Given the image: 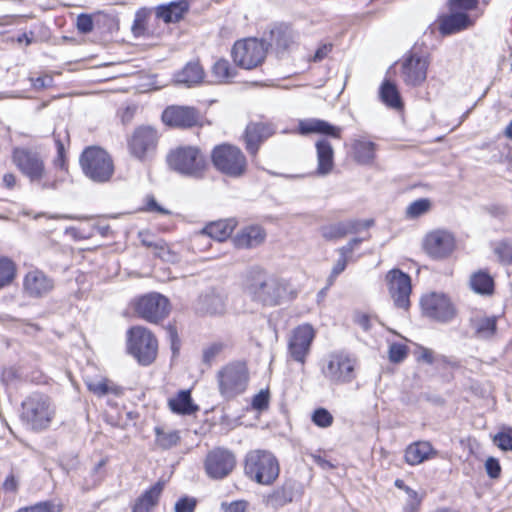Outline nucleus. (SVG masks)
<instances>
[{
	"label": "nucleus",
	"mask_w": 512,
	"mask_h": 512,
	"mask_svg": "<svg viewBox=\"0 0 512 512\" xmlns=\"http://www.w3.org/2000/svg\"><path fill=\"white\" fill-rule=\"evenodd\" d=\"M493 443L503 451H512V428H501L493 437Z\"/></svg>",
	"instance_id": "45"
},
{
	"label": "nucleus",
	"mask_w": 512,
	"mask_h": 512,
	"mask_svg": "<svg viewBox=\"0 0 512 512\" xmlns=\"http://www.w3.org/2000/svg\"><path fill=\"white\" fill-rule=\"evenodd\" d=\"M363 238H353L346 245L340 247L337 251L339 254L351 255L356 246L362 243Z\"/></svg>",
	"instance_id": "62"
},
{
	"label": "nucleus",
	"mask_w": 512,
	"mask_h": 512,
	"mask_svg": "<svg viewBox=\"0 0 512 512\" xmlns=\"http://www.w3.org/2000/svg\"><path fill=\"white\" fill-rule=\"evenodd\" d=\"M155 444L162 450H168L175 447L180 442V434L177 430L166 429L161 426L154 428Z\"/></svg>",
	"instance_id": "39"
},
{
	"label": "nucleus",
	"mask_w": 512,
	"mask_h": 512,
	"mask_svg": "<svg viewBox=\"0 0 512 512\" xmlns=\"http://www.w3.org/2000/svg\"><path fill=\"white\" fill-rule=\"evenodd\" d=\"M266 239L265 230L259 225L242 228L233 238L234 245L239 249H251L261 245Z\"/></svg>",
	"instance_id": "24"
},
{
	"label": "nucleus",
	"mask_w": 512,
	"mask_h": 512,
	"mask_svg": "<svg viewBox=\"0 0 512 512\" xmlns=\"http://www.w3.org/2000/svg\"><path fill=\"white\" fill-rule=\"evenodd\" d=\"M421 308L423 314L439 322H449L456 315V309L449 299L443 293L432 292L421 299Z\"/></svg>",
	"instance_id": "15"
},
{
	"label": "nucleus",
	"mask_w": 512,
	"mask_h": 512,
	"mask_svg": "<svg viewBox=\"0 0 512 512\" xmlns=\"http://www.w3.org/2000/svg\"><path fill=\"white\" fill-rule=\"evenodd\" d=\"M63 507L54 501L39 502L32 506L19 508L17 512H60Z\"/></svg>",
	"instance_id": "46"
},
{
	"label": "nucleus",
	"mask_w": 512,
	"mask_h": 512,
	"mask_svg": "<svg viewBox=\"0 0 512 512\" xmlns=\"http://www.w3.org/2000/svg\"><path fill=\"white\" fill-rule=\"evenodd\" d=\"M469 283L475 293L481 295H491L493 293L494 281L492 277L484 271H478L472 274Z\"/></svg>",
	"instance_id": "40"
},
{
	"label": "nucleus",
	"mask_w": 512,
	"mask_h": 512,
	"mask_svg": "<svg viewBox=\"0 0 512 512\" xmlns=\"http://www.w3.org/2000/svg\"><path fill=\"white\" fill-rule=\"evenodd\" d=\"M55 415L51 399L41 393H32L21 404L20 420L29 430L40 432L46 430Z\"/></svg>",
	"instance_id": "2"
},
{
	"label": "nucleus",
	"mask_w": 512,
	"mask_h": 512,
	"mask_svg": "<svg viewBox=\"0 0 512 512\" xmlns=\"http://www.w3.org/2000/svg\"><path fill=\"white\" fill-rule=\"evenodd\" d=\"M164 483L158 481L146 490L136 501L133 512H149L157 504L163 491Z\"/></svg>",
	"instance_id": "33"
},
{
	"label": "nucleus",
	"mask_w": 512,
	"mask_h": 512,
	"mask_svg": "<svg viewBox=\"0 0 512 512\" xmlns=\"http://www.w3.org/2000/svg\"><path fill=\"white\" fill-rule=\"evenodd\" d=\"M331 50H332L331 44L321 45L314 53V55L312 57V61H314V62L322 61L323 59H325L328 56V54L331 52Z\"/></svg>",
	"instance_id": "61"
},
{
	"label": "nucleus",
	"mask_w": 512,
	"mask_h": 512,
	"mask_svg": "<svg viewBox=\"0 0 512 512\" xmlns=\"http://www.w3.org/2000/svg\"><path fill=\"white\" fill-rule=\"evenodd\" d=\"M439 32L443 36L458 33L472 26L471 18L462 12L444 14L438 17Z\"/></svg>",
	"instance_id": "23"
},
{
	"label": "nucleus",
	"mask_w": 512,
	"mask_h": 512,
	"mask_svg": "<svg viewBox=\"0 0 512 512\" xmlns=\"http://www.w3.org/2000/svg\"><path fill=\"white\" fill-rule=\"evenodd\" d=\"M269 395L268 392L260 391L256 394L252 400V406L254 409L263 410L268 407Z\"/></svg>",
	"instance_id": "59"
},
{
	"label": "nucleus",
	"mask_w": 512,
	"mask_h": 512,
	"mask_svg": "<svg viewBox=\"0 0 512 512\" xmlns=\"http://www.w3.org/2000/svg\"><path fill=\"white\" fill-rule=\"evenodd\" d=\"M495 252L501 261L505 263L512 262V243L501 242L495 248Z\"/></svg>",
	"instance_id": "53"
},
{
	"label": "nucleus",
	"mask_w": 512,
	"mask_h": 512,
	"mask_svg": "<svg viewBox=\"0 0 512 512\" xmlns=\"http://www.w3.org/2000/svg\"><path fill=\"white\" fill-rule=\"evenodd\" d=\"M371 319V316L367 314H358L355 321L364 331H369L371 329Z\"/></svg>",
	"instance_id": "64"
},
{
	"label": "nucleus",
	"mask_w": 512,
	"mask_h": 512,
	"mask_svg": "<svg viewBox=\"0 0 512 512\" xmlns=\"http://www.w3.org/2000/svg\"><path fill=\"white\" fill-rule=\"evenodd\" d=\"M317 153V169L318 175L326 176L333 170L334 167V149L331 143L325 139L320 138L315 143Z\"/></svg>",
	"instance_id": "27"
},
{
	"label": "nucleus",
	"mask_w": 512,
	"mask_h": 512,
	"mask_svg": "<svg viewBox=\"0 0 512 512\" xmlns=\"http://www.w3.org/2000/svg\"><path fill=\"white\" fill-rule=\"evenodd\" d=\"M292 30L287 26H279L271 30V45L277 50H286L293 43Z\"/></svg>",
	"instance_id": "42"
},
{
	"label": "nucleus",
	"mask_w": 512,
	"mask_h": 512,
	"mask_svg": "<svg viewBox=\"0 0 512 512\" xmlns=\"http://www.w3.org/2000/svg\"><path fill=\"white\" fill-rule=\"evenodd\" d=\"M424 250L433 259H444L452 254L456 247L455 237L446 230H434L424 239Z\"/></svg>",
	"instance_id": "19"
},
{
	"label": "nucleus",
	"mask_w": 512,
	"mask_h": 512,
	"mask_svg": "<svg viewBox=\"0 0 512 512\" xmlns=\"http://www.w3.org/2000/svg\"><path fill=\"white\" fill-rule=\"evenodd\" d=\"M339 255H340V257L337 260V262L335 263V265L333 266L331 274L328 277V285H332L334 280L337 278V276L340 275L345 270V268L347 266L349 255H347V254H344V255L339 254Z\"/></svg>",
	"instance_id": "50"
},
{
	"label": "nucleus",
	"mask_w": 512,
	"mask_h": 512,
	"mask_svg": "<svg viewBox=\"0 0 512 512\" xmlns=\"http://www.w3.org/2000/svg\"><path fill=\"white\" fill-rule=\"evenodd\" d=\"M359 226L360 222L358 220H347L324 225L320 228V233L325 240L334 241L344 238L348 234L358 232Z\"/></svg>",
	"instance_id": "29"
},
{
	"label": "nucleus",
	"mask_w": 512,
	"mask_h": 512,
	"mask_svg": "<svg viewBox=\"0 0 512 512\" xmlns=\"http://www.w3.org/2000/svg\"><path fill=\"white\" fill-rule=\"evenodd\" d=\"M431 207L428 199L422 198L412 202L406 209V215L409 218H417L427 213Z\"/></svg>",
	"instance_id": "47"
},
{
	"label": "nucleus",
	"mask_w": 512,
	"mask_h": 512,
	"mask_svg": "<svg viewBox=\"0 0 512 512\" xmlns=\"http://www.w3.org/2000/svg\"><path fill=\"white\" fill-rule=\"evenodd\" d=\"M295 492L290 484H284L267 496L266 506L269 509H281L294 500Z\"/></svg>",
	"instance_id": "36"
},
{
	"label": "nucleus",
	"mask_w": 512,
	"mask_h": 512,
	"mask_svg": "<svg viewBox=\"0 0 512 512\" xmlns=\"http://www.w3.org/2000/svg\"><path fill=\"white\" fill-rule=\"evenodd\" d=\"M236 225L237 222L233 218L211 222L198 233L197 240L209 237L219 242L225 241L231 236Z\"/></svg>",
	"instance_id": "25"
},
{
	"label": "nucleus",
	"mask_w": 512,
	"mask_h": 512,
	"mask_svg": "<svg viewBox=\"0 0 512 512\" xmlns=\"http://www.w3.org/2000/svg\"><path fill=\"white\" fill-rule=\"evenodd\" d=\"M429 65V54L413 48L403 58L401 64L402 80L408 86L416 87L421 85L426 80Z\"/></svg>",
	"instance_id": "12"
},
{
	"label": "nucleus",
	"mask_w": 512,
	"mask_h": 512,
	"mask_svg": "<svg viewBox=\"0 0 512 512\" xmlns=\"http://www.w3.org/2000/svg\"><path fill=\"white\" fill-rule=\"evenodd\" d=\"M356 357L344 351L330 353L323 361L321 373L332 385H347L357 377Z\"/></svg>",
	"instance_id": "5"
},
{
	"label": "nucleus",
	"mask_w": 512,
	"mask_h": 512,
	"mask_svg": "<svg viewBox=\"0 0 512 512\" xmlns=\"http://www.w3.org/2000/svg\"><path fill=\"white\" fill-rule=\"evenodd\" d=\"M380 98L382 102L392 108V109H401L403 107V103L400 97V93L398 91L397 86L389 80H385L379 91Z\"/></svg>",
	"instance_id": "38"
},
{
	"label": "nucleus",
	"mask_w": 512,
	"mask_h": 512,
	"mask_svg": "<svg viewBox=\"0 0 512 512\" xmlns=\"http://www.w3.org/2000/svg\"><path fill=\"white\" fill-rule=\"evenodd\" d=\"M162 120L171 127L190 128L198 123L199 115L193 107L173 105L163 111Z\"/></svg>",
	"instance_id": "21"
},
{
	"label": "nucleus",
	"mask_w": 512,
	"mask_h": 512,
	"mask_svg": "<svg viewBox=\"0 0 512 512\" xmlns=\"http://www.w3.org/2000/svg\"><path fill=\"white\" fill-rule=\"evenodd\" d=\"M247 291L255 301L266 306L281 305L297 296V290L288 280L274 276L254 281Z\"/></svg>",
	"instance_id": "1"
},
{
	"label": "nucleus",
	"mask_w": 512,
	"mask_h": 512,
	"mask_svg": "<svg viewBox=\"0 0 512 512\" xmlns=\"http://www.w3.org/2000/svg\"><path fill=\"white\" fill-rule=\"evenodd\" d=\"M167 164L173 171L187 177L201 178L206 169V161L198 148L180 146L167 155Z\"/></svg>",
	"instance_id": "8"
},
{
	"label": "nucleus",
	"mask_w": 512,
	"mask_h": 512,
	"mask_svg": "<svg viewBox=\"0 0 512 512\" xmlns=\"http://www.w3.org/2000/svg\"><path fill=\"white\" fill-rule=\"evenodd\" d=\"M266 53V42L257 38L236 41L231 52L235 64L248 70L260 65L264 61Z\"/></svg>",
	"instance_id": "11"
},
{
	"label": "nucleus",
	"mask_w": 512,
	"mask_h": 512,
	"mask_svg": "<svg viewBox=\"0 0 512 512\" xmlns=\"http://www.w3.org/2000/svg\"><path fill=\"white\" fill-rule=\"evenodd\" d=\"M16 277V264L7 257H0V290L9 286Z\"/></svg>",
	"instance_id": "44"
},
{
	"label": "nucleus",
	"mask_w": 512,
	"mask_h": 512,
	"mask_svg": "<svg viewBox=\"0 0 512 512\" xmlns=\"http://www.w3.org/2000/svg\"><path fill=\"white\" fill-rule=\"evenodd\" d=\"M220 395L231 400L243 394L249 384V370L241 361L228 363L217 372Z\"/></svg>",
	"instance_id": "7"
},
{
	"label": "nucleus",
	"mask_w": 512,
	"mask_h": 512,
	"mask_svg": "<svg viewBox=\"0 0 512 512\" xmlns=\"http://www.w3.org/2000/svg\"><path fill=\"white\" fill-rule=\"evenodd\" d=\"M211 160L214 167L232 178H238L247 170V160L243 152L237 146L231 144H220L213 148Z\"/></svg>",
	"instance_id": "9"
},
{
	"label": "nucleus",
	"mask_w": 512,
	"mask_h": 512,
	"mask_svg": "<svg viewBox=\"0 0 512 512\" xmlns=\"http://www.w3.org/2000/svg\"><path fill=\"white\" fill-rule=\"evenodd\" d=\"M57 156L54 159V166L60 169H65L66 160H65V147L61 139L54 134Z\"/></svg>",
	"instance_id": "55"
},
{
	"label": "nucleus",
	"mask_w": 512,
	"mask_h": 512,
	"mask_svg": "<svg viewBox=\"0 0 512 512\" xmlns=\"http://www.w3.org/2000/svg\"><path fill=\"white\" fill-rule=\"evenodd\" d=\"M236 465L235 455L224 448H215L210 451L205 460V470L209 477L213 479H223L227 477Z\"/></svg>",
	"instance_id": "17"
},
{
	"label": "nucleus",
	"mask_w": 512,
	"mask_h": 512,
	"mask_svg": "<svg viewBox=\"0 0 512 512\" xmlns=\"http://www.w3.org/2000/svg\"><path fill=\"white\" fill-rule=\"evenodd\" d=\"M199 305L203 313L222 315L226 310V299L223 294L210 291L200 297Z\"/></svg>",
	"instance_id": "31"
},
{
	"label": "nucleus",
	"mask_w": 512,
	"mask_h": 512,
	"mask_svg": "<svg viewBox=\"0 0 512 512\" xmlns=\"http://www.w3.org/2000/svg\"><path fill=\"white\" fill-rule=\"evenodd\" d=\"M127 348L140 364L149 365L157 356L158 342L150 330L134 326L127 332Z\"/></svg>",
	"instance_id": "10"
},
{
	"label": "nucleus",
	"mask_w": 512,
	"mask_h": 512,
	"mask_svg": "<svg viewBox=\"0 0 512 512\" xmlns=\"http://www.w3.org/2000/svg\"><path fill=\"white\" fill-rule=\"evenodd\" d=\"M273 134L270 125L260 122H251L244 133L245 148L252 156H255L260 145Z\"/></svg>",
	"instance_id": "22"
},
{
	"label": "nucleus",
	"mask_w": 512,
	"mask_h": 512,
	"mask_svg": "<svg viewBox=\"0 0 512 512\" xmlns=\"http://www.w3.org/2000/svg\"><path fill=\"white\" fill-rule=\"evenodd\" d=\"M221 509L224 512H245L249 509V503L245 500H235L230 503L222 502Z\"/></svg>",
	"instance_id": "54"
},
{
	"label": "nucleus",
	"mask_w": 512,
	"mask_h": 512,
	"mask_svg": "<svg viewBox=\"0 0 512 512\" xmlns=\"http://www.w3.org/2000/svg\"><path fill=\"white\" fill-rule=\"evenodd\" d=\"M408 354V348L405 344L393 343L389 347V360L393 363L402 362Z\"/></svg>",
	"instance_id": "49"
},
{
	"label": "nucleus",
	"mask_w": 512,
	"mask_h": 512,
	"mask_svg": "<svg viewBox=\"0 0 512 512\" xmlns=\"http://www.w3.org/2000/svg\"><path fill=\"white\" fill-rule=\"evenodd\" d=\"M168 404L174 413L181 415H190L199 409L192 401L190 390H181L175 397L169 399Z\"/></svg>",
	"instance_id": "34"
},
{
	"label": "nucleus",
	"mask_w": 512,
	"mask_h": 512,
	"mask_svg": "<svg viewBox=\"0 0 512 512\" xmlns=\"http://www.w3.org/2000/svg\"><path fill=\"white\" fill-rule=\"evenodd\" d=\"M204 75V70L198 62H189L175 74V82L191 87L201 83Z\"/></svg>",
	"instance_id": "32"
},
{
	"label": "nucleus",
	"mask_w": 512,
	"mask_h": 512,
	"mask_svg": "<svg viewBox=\"0 0 512 512\" xmlns=\"http://www.w3.org/2000/svg\"><path fill=\"white\" fill-rule=\"evenodd\" d=\"M29 80L31 82L32 87L37 91L53 86V77L48 74L38 77H30Z\"/></svg>",
	"instance_id": "52"
},
{
	"label": "nucleus",
	"mask_w": 512,
	"mask_h": 512,
	"mask_svg": "<svg viewBox=\"0 0 512 512\" xmlns=\"http://www.w3.org/2000/svg\"><path fill=\"white\" fill-rule=\"evenodd\" d=\"M76 26L81 33H89L93 30V20L91 16L81 14L77 17Z\"/></svg>",
	"instance_id": "58"
},
{
	"label": "nucleus",
	"mask_w": 512,
	"mask_h": 512,
	"mask_svg": "<svg viewBox=\"0 0 512 512\" xmlns=\"http://www.w3.org/2000/svg\"><path fill=\"white\" fill-rule=\"evenodd\" d=\"M12 161L30 183L37 184L42 189L57 188V181L49 179L44 160L38 152L28 148H14Z\"/></svg>",
	"instance_id": "4"
},
{
	"label": "nucleus",
	"mask_w": 512,
	"mask_h": 512,
	"mask_svg": "<svg viewBox=\"0 0 512 512\" xmlns=\"http://www.w3.org/2000/svg\"><path fill=\"white\" fill-rule=\"evenodd\" d=\"M316 332L312 325L305 323L293 329L288 340V355L295 362L305 365L310 354Z\"/></svg>",
	"instance_id": "13"
},
{
	"label": "nucleus",
	"mask_w": 512,
	"mask_h": 512,
	"mask_svg": "<svg viewBox=\"0 0 512 512\" xmlns=\"http://www.w3.org/2000/svg\"><path fill=\"white\" fill-rule=\"evenodd\" d=\"M472 327L475 335L480 339L493 337L497 330L496 316H481L472 319Z\"/></svg>",
	"instance_id": "37"
},
{
	"label": "nucleus",
	"mask_w": 512,
	"mask_h": 512,
	"mask_svg": "<svg viewBox=\"0 0 512 512\" xmlns=\"http://www.w3.org/2000/svg\"><path fill=\"white\" fill-rule=\"evenodd\" d=\"M313 423L320 428H328L333 424L332 414L325 408H317L312 413Z\"/></svg>",
	"instance_id": "48"
},
{
	"label": "nucleus",
	"mask_w": 512,
	"mask_h": 512,
	"mask_svg": "<svg viewBox=\"0 0 512 512\" xmlns=\"http://www.w3.org/2000/svg\"><path fill=\"white\" fill-rule=\"evenodd\" d=\"M485 469L488 476L497 479L501 474V466L499 461L494 457H489L485 462Z\"/></svg>",
	"instance_id": "57"
},
{
	"label": "nucleus",
	"mask_w": 512,
	"mask_h": 512,
	"mask_svg": "<svg viewBox=\"0 0 512 512\" xmlns=\"http://www.w3.org/2000/svg\"><path fill=\"white\" fill-rule=\"evenodd\" d=\"M167 334L171 342V349L174 353L179 350V339L176 329L173 326L167 328Z\"/></svg>",
	"instance_id": "63"
},
{
	"label": "nucleus",
	"mask_w": 512,
	"mask_h": 512,
	"mask_svg": "<svg viewBox=\"0 0 512 512\" xmlns=\"http://www.w3.org/2000/svg\"><path fill=\"white\" fill-rule=\"evenodd\" d=\"M451 10H474L478 6V0H448Z\"/></svg>",
	"instance_id": "56"
},
{
	"label": "nucleus",
	"mask_w": 512,
	"mask_h": 512,
	"mask_svg": "<svg viewBox=\"0 0 512 512\" xmlns=\"http://www.w3.org/2000/svg\"><path fill=\"white\" fill-rule=\"evenodd\" d=\"M84 382L88 390L98 397L120 393L119 387L105 377H86Z\"/></svg>",
	"instance_id": "35"
},
{
	"label": "nucleus",
	"mask_w": 512,
	"mask_h": 512,
	"mask_svg": "<svg viewBox=\"0 0 512 512\" xmlns=\"http://www.w3.org/2000/svg\"><path fill=\"white\" fill-rule=\"evenodd\" d=\"M244 473L251 481L261 485H271L279 476V462L268 450H251L244 458Z\"/></svg>",
	"instance_id": "3"
},
{
	"label": "nucleus",
	"mask_w": 512,
	"mask_h": 512,
	"mask_svg": "<svg viewBox=\"0 0 512 512\" xmlns=\"http://www.w3.org/2000/svg\"><path fill=\"white\" fill-rule=\"evenodd\" d=\"M212 77L217 83L230 82L235 76V70L226 59H218L211 69Z\"/></svg>",
	"instance_id": "43"
},
{
	"label": "nucleus",
	"mask_w": 512,
	"mask_h": 512,
	"mask_svg": "<svg viewBox=\"0 0 512 512\" xmlns=\"http://www.w3.org/2000/svg\"><path fill=\"white\" fill-rule=\"evenodd\" d=\"M83 174L95 183L109 182L114 174V162L107 151L90 146L84 149L79 158Z\"/></svg>",
	"instance_id": "6"
},
{
	"label": "nucleus",
	"mask_w": 512,
	"mask_h": 512,
	"mask_svg": "<svg viewBox=\"0 0 512 512\" xmlns=\"http://www.w3.org/2000/svg\"><path fill=\"white\" fill-rule=\"evenodd\" d=\"M54 288V280L42 270L33 269L23 278V291L30 298H42Z\"/></svg>",
	"instance_id": "20"
},
{
	"label": "nucleus",
	"mask_w": 512,
	"mask_h": 512,
	"mask_svg": "<svg viewBox=\"0 0 512 512\" xmlns=\"http://www.w3.org/2000/svg\"><path fill=\"white\" fill-rule=\"evenodd\" d=\"M299 132L302 135L320 134L329 136L334 139H340L342 128L330 124L329 122L321 119H306L299 122Z\"/></svg>",
	"instance_id": "26"
},
{
	"label": "nucleus",
	"mask_w": 512,
	"mask_h": 512,
	"mask_svg": "<svg viewBox=\"0 0 512 512\" xmlns=\"http://www.w3.org/2000/svg\"><path fill=\"white\" fill-rule=\"evenodd\" d=\"M385 280L394 305L407 310L412 290L410 276L399 269H392L386 274Z\"/></svg>",
	"instance_id": "16"
},
{
	"label": "nucleus",
	"mask_w": 512,
	"mask_h": 512,
	"mask_svg": "<svg viewBox=\"0 0 512 512\" xmlns=\"http://www.w3.org/2000/svg\"><path fill=\"white\" fill-rule=\"evenodd\" d=\"M135 312L142 319L157 323L169 314V300L159 293H148L135 301Z\"/></svg>",
	"instance_id": "14"
},
{
	"label": "nucleus",
	"mask_w": 512,
	"mask_h": 512,
	"mask_svg": "<svg viewBox=\"0 0 512 512\" xmlns=\"http://www.w3.org/2000/svg\"><path fill=\"white\" fill-rule=\"evenodd\" d=\"M437 456V451L428 441H418L410 444L405 450V461L409 465H418Z\"/></svg>",
	"instance_id": "28"
},
{
	"label": "nucleus",
	"mask_w": 512,
	"mask_h": 512,
	"mask_svg": "<svg viewBox=\"0 0 512 512\" xmlns=\"http://www.w3.org/2000/svg\"><path fill=\"white\" fill-rule=\"evenodd\" d=\"M352 147L356 161L361 164H368L375 157V144L371 141L355 140Z\"/></svg>",
	"instance_id": "41"
},
{
	"label": "nucleus",
	"mask_w": 512,
	"mask_h": 512,
	"mask_svg": "<svg viewBox=\"0 0 512 512\" xmlns=\"http://www.w3.org/2000/svg\"><path fill=\"white\" fill-rule=\"evenodd\" d=\"M222 350V345L215 343L206 348L203 352V360L206 363H210L216 355Z\"/></svg>",
	"instance_id": "60"
},
{
	"label": "nucleus",
	"mask_w": 512,
	"mask_h": 512,
	"mask_svg": "<svg viewBox=\"0 0 512 512\" xmlns=\"http://www.w3.org/2000/svg\"><path fill=\"white\" fill-rule=\"evenodd\" d=\"M188 9L189 3L187 0H179L159 5L155 9V14L158 19L165 23H175L183 18Z\"/></svg>",
	"instance_id": "30"
},
{
	"label": "nucleus",
	"mask_w": 512,
	"mask_h": 512,
	"mask_svg": "<svg viewBox=\"0 0 512 512\" xmlns=\"http://www.w3.org/2000/svg\"><path fill=\"white\" fill-rule=\"evenodd\" d=\"M196 504L197 500L194 497H182L175 504V512H193Z\"/></svg>",
	"instance_id": "51"
},
{
	"label": "nucleus",
	"mask_w": 512,
	"mask_h": 512,
	"mask_svg": "<svg viewBox=\"0 0 512 512\" xmlns=\"http://www.w3.org/2000/svg\"><path fill=\"white\" fill-rule=\"evenodd\" d=\"M157 143V131L150 126H140L133 132L128 146L134 157L144 160L156 150Z\"/></svg>",
	"instance_id": "18"
}]
</instances>
